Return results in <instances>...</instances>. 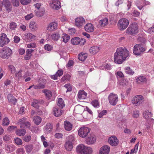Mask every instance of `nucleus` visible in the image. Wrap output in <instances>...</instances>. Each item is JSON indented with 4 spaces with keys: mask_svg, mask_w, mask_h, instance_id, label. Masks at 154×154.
I'll return each mask as SVG.
<instances>
[{
    "mask_svg": "<svg viewBox=\"0 0 154 154\" xmlns=\"http://www.w3.org/2000/svg\"><path fill=\"white\" fill-rule=\"evenodd\" d=\"M14 140L16 144L17 145H20L22 144V140L19 138L17 137L15 138Z\"/></svg>",
    "mask_w": 154,
    "mask_h": 154,
    "instance_id": "obj_49",
    "label": "nucleus"
},
{
    "mask_svg": "<svg viewBox=\"0 0 154 154\" xmlns=\"http://www.w3.org/2000/svg\"><path fill=\"white\" fill-rule=\"evenodd\" d=\"M87 94L84 91H79L78 95V97L79 100L84 99L86 98Z\"/></svg>",
    "mask_w": 154,
    "mask_h": 154,
    "instance_id": "obj_21",
    "label": "nucleus"
},
{
    "mask_svg": "<svg viewBox=\"0 0 154 154\" xmlns=\"http://www.w3.org/2000/svg\"><path fill=\"white\" fill-rule=\"evenodd\" d=\"M21 3L24 5L29 4L31 2V0H20Z\"/></svg>",
    "mask_w": 154,
    "mask_h": 154,
    "instance_id": "obj_51",
    "label": "nucleus"
},
{
    "mask_svg": "<svg viewBox=\"0 0 154 154\" xmlns=\"http://www.w3.org/2000/svg\"><path fill=\"white\" fill-rule=\"evenodd\" d=\"M137 25L136 23H132L130 24L126 30V33L130 35L136 34L138 32Z\"/></svg>",
    "mask_w": 154,
    "mask_h": 154,
    "instance_id": "obj_4",
    "label": "nucleus"
},
{
    "mask_svg": "<svg viewBox=\"0 0 154 154\" xmlns=\"http://www.w3.org/2000/svg\"><path fill=\"white\" fill-rule=\"evenodd\" d=\"M137 82L138 83H140L141 82H144L146 81V79L145 76H140L138 77L136 79Z\"/></svg>",
    "mask_w": 154,
    "mask_h": 154,
    "instance_id": "obj_37",
    "label": "nucleus"
},
{
    "mask_svg": "<svg viewBox=\"0 0 154 154\" xmlns=\"http://www.w3.org/2000/svg\"><path fill=\"white\" fill-rule=\"evenodd\" d=\"M64 146L67 150L70 151L72 150L73 146L71 142L66 141L64 144Z\"/></svg>",
    "mask_w": 154,
    "mask_h": 154,
    "instance_id": "obj_24",
    "label": "nucleus"
},
{
    "mask_svg": "<svg viewBox=\"0 0 154 154\" xmlns=\"http://www.w3.org/2000/svg\"><path fill=\"white\" fill-rule=\"evenodd\" d=\"M52 126L50 123H47L44 128L45 133L47 134L50 133L52 131Z\"/></svg>",
    "mask_w": 154,
    "mask_h": 154,
    "instance_id": "obj_20",
    "label": "nucleus"
},
{
    "mask_svg": "<svg viewBox=\"0 0 154 154\" xmlns=\"http://www.w3.org/2000/svg\"><path fill=\"white\" fill-rule=\"evenodd\" d=\"M18 154H23L25 153L24 149L23 148H18L17 150Z\"/></svg>",
    "mask_w": 154,
    "mask_h": 154,
    "instance_id": "obj_59",
    "label": "nucleus"
},
{
    "mask_svg": "<svg viewBox=\"0 0 154 154\" xmlns=\"http://www.w3.org/2000/svg\"><path fill=\"white\" fill-rule=\"evenodd\" d=\"M33 120L34 123L37 125H39L42 121V118L38 116H35L33 117Z\"/></svg>",
    "mask_w": 154,
    "mask_h": 154,
    "instance_id": "obj_27",
    "label": "nucleus"
},
{
    "mask_svg": "<svg viewBox=\"0 0 154 154\" xmlns=\"http://www.w3.org/2000/svg\"><path fill=\"white\" fill-rule=\"evenodd\" d=\"M90 131L91 129L87 127H82L79 129L78 134L79 136L84 138L90 134Z\"/></svg>",
    "mask_w": 154,
    "mask_h": 154,
    "instance_id": "obj_3",
    "label": "nucleus"
},
{
    "mask_svg": "<svg viewBox=\"0 0 154 154\" xmlns=\"http://www.w3.org/2000/svg\"><path fill=\"white\" fill-rule=\"evenodd\" d=\"M108 98L109 103L112 105H116L118 101V96L116 94L111 93L109 96Z\"/></svg>",
    "mask_w": 154,
    "mask_h": 154,
    "instance_id": "obj_7",
    "label": "nucleus"
},
{
    "mask_svg": "<svg viewBox=\"0 0 154 154\" xmlns=\"http://www.w3.org/2000/svg\"><path fill=\"white\" fill-rule=\"evenodd\" d=\"M42 92L45 94L46 97L48 99H51L52 96V92L50 90L45 89L43 90Z\"/></svg>",
    "mask_w": 154,
    "mask_h": 154,
    "instance_id": "obj_29",
    "label": "nucleus"
},
{
    "mask_svg": "<svg viewBox=\"0 0 154 154\" xmlns=\"http://www.w3.org/2000/svg\"><path fill=\"white\" fill-rule=\"evenodd\" d=\"M143 97L140 95L135 96L133 98L132 102L133 104L137 106H139L143 101Z\"/></svg>",
    "mask_w": 154,
    "mask_h": 154,
    "instance_id": "obj_9",
    "label": "nucleus"
},
{
    "mask_svg": "<svg viewBox=\"0 0 154 154\" xmlns=\"http://www.w3.org/2000/svg\"><path fill=\"white\" fill-rule=\"evenodd\" d=\"M125 72L130 75H132L134 73V71L129 66H127L125 68Z\"/></svg>",
    "mask_w": 154,
    "mask_h": 154,
    "instance_id": "obj_34",
    "label": "nucleus"
},
{
    "mask_svg": "<svg viewBox=\"0 0 154 154\" xmlns=\"http://www.w3.org/2000/svg\"><path fill=\"white\" fill-rule=\"evenodd\" d=\"M36 15L38 17H42L43 16L45 13V11L43 8H40V9L35 10Z\"/></svg>",
    "mask_w": 154,
    "mask_h": 154,
    "instance_id": "obj_28",
    "label": "nucleus"
},
{
    "mask_svg": "<svg viewBox=\"0 0 154 154\" xmlns=\"http://www.w3.org/2000/svg\"><path fill=\"white\" fill-rule=\"evenodd\" d=\"M9 123V119L7 117H5L2 120V125L3 126H7Z\"/></svg>",
    "mask_w": 154,
    "mask_h": 154,
    "instance_id": "obj_45",
    "label": "nucleus"
},
{
    "mask_svg": "<svg viewBox=\"0 0 154 154\" xmlns=\"http://www.w3.org/2000/svg\"><path fill=\"white\" fill-rule=\"evenodd\" d=\"M110 150V148L109 146L105 145L100 148L99 154H108Z\"/></svg>",
    "mask_w": 154,
    "mask_h": 154,
    "instance_id": "obj_12",
    "label": "nucleus"
},
{
    "mask_svg": "<svg viewBox=\"0 0 154 154\" xmlns=\"http://www.w3.org/2000/svg\"><path fill=\"white\" fill-rule=\"evenodd\" d=\"M85 141L87 144L89 145L92 144L96 142V137L93 134L90 133L87 136Z\"/></svg>",
    "mask_w": 154,
    "mask_h": 154,
    "instance_id": "obj_10",
    "label": "nucleus"
},
{
    "mask_svg": "<svg viewBox=\"0 0 154 154\" xmlns=\"http://www.w3.org/2000/svg\"><path fill=\"white\" fill-rule=\"evenodd\" d=\"M138 40L139 42H141V44L143 43V45H144V44L145 43L146 41V40L144 38L140 37L138 38Z\"/></svg>",
    "mask_w": 154,
    "mask_h": 154,
    "instance_id": "obj_64",
    "label": "nucleus"
},
{
    "mask_svg": "<svg viewBox=\"0 0 154 154\" xmlns=\"http://www.w3.org/2000/svg\"><path fill=\"white\" fill-rule=\"evenodd\" d=\"M86 147L87 146L84 145L80 144L77 146L76 151L80 153V154H84L85 150L86 149Z\"/></svg>",
    "mask_w": 154,
    "mask_h": 154,
    "instance_id": "obj_15",
    "label": "nucleus"
},
{
    "mask_svg": "<svg viewBox=\"0 0 154 154\" xmlns=\"http://www.w3.org/2000/svg\"><path fill=\"white\" fill-rule=\"evenodd\" d=\"M99 50V48L98 46H93L90 48L89 51L91 54H94L98 53Z\"/></svg>",
    "mask_w": 154,
    "mask_h": 154,
    "instance_id": "obj_22",
    "label": "nucleus"
},
{
    "mask_svg": "<svg viewBox=\"0 0 154 154\" xmlns=\"http://www.w3.org/2000/svg\"><path fill=\"white\" fill-rule=\"evenodd\" d=\"M70 79V76L69 74H66L63 76L61 79L63 81L69 80Z\"/></svg>",
    "mask_w": 154,
    "mask_h": 154,
    "instance_id": "obj_56",
    "label": "nucleus"
},
{
    "mask_svg": "<svg viewBox=\"0 0 154 154\" xmlns=\"http://www.w3.org/2000/svg\"><path fill=\"white\" fill-rule=\"evenodd\" d=\"M27 119L25 117H23L19 119L18 122V124L20 125V128H29L30 126V123L26 121Z\"/></svg>",
    "mask_w": 154,
    "mask_h": 154,
    "instance_id": "obj_6",
    "label": "nucleus"
},
{
    "mask_svg": "<svg viewBox=\"0 0 154 154\" xmlns=\"http://www.w3.org/2000/svg\"><path fill=\"white\" fill-rule=\"evenodd\" d=\"M64 124V128L66 130L69 131L72 129V125L69 122L66 121H65Z\"/></svg>",
    "mask_w": 154,
    "mask_h": 154,
    "instance_id": "obj_23",
    "label": "nucleus"
},
{
    "mask_svg": "<svg viewBox=\"0 0 154 154\" xmlns=\"http://www.w3.org/2000/svg\"><path fill=\"white\" fill-rule=\"evenodd\" d=\"M99 23L101 26H105L108 23V19L106 17L104 18L100 21Z\"/></svg>",
    "mask_w": 154,
    "mask_h": 154,
    "instance_id": "obj_32",
    "label": "nucleus"
},
{
    "mask_svg": "<svg viewBox=\"0 0 154 154\" xmlns=\"http://www.w3.org/2000/svg\"><path fill=\"white\" fill-rule=\"evenodd\" d=\"M85 30L88 32H93L94 29V27L91 23H88L85 26Z\"/></svg>",
    "mask_w": 154,
    "mask_h": 154,
    "instance_id": "obj_17",
    "label": "nucleus"
},
{
    "mask_svg": "<svg viewBox=\"0 0 154 154\" xmlns=\"http://www.w3.org/2000/svg\"><path fill=\"white\" fill-rule=\"evenodd\" d=\"M9 55V54L6 53L5 52L2 51L0 52V57L2 58L5 59L8 58L7 57Z\"/></svg>",
    "mask_w": 154,
    "mask_h": 154,
    "instance_id": "obj_43",
    "label": "nucleus"
},
{
    "mask_svg": "<svg viewBox=\"0 0 154 154\" xmlns=\"http://www.w3.org/2000/svg\"><path fill=\"white\" fill-rule=\"evenodd\" d=\"M29 28L32 30L35 31L37 28V25L34 21L31 22L29 23Z\"/></svg>",
    "mask_w": 154,
    "mask_h": 154,
    "instance_id": "obj_31",
    "label": "nucleus"
},
{
    "mask_svg": "<svg viewBox=\"0 0 154 154\" xmlns=\"http://www.w3.org/2000/svg\"><path fill=\"white\" fill-rule=\"evenodd\" d=\"M67 142H70L71 143L74 140V137L72 135H70L66 138Z\"/></svg>",
    "mask_w": 154,
    "mask_h": 154,
    "instance_id": "obj_55",
    "label": "nucleus"
},
{
    "mask_svg": "<svg viewBox=\"0 0 154 154\" xmlns=\"http://www.w3.org/2000/svg\"><path fill=\"white\" fill-rule=\"evenodd\" d=\"M88 54L81 53L78 55V58L80 60L84 61L87 57Z\"/></svg>",
    "mask_w": 154,
    "mask_h": 154,
    "instance_id": "obj_25",
    "label": "nucleus"
},
{
    "mask_svg": "<svg viewBox=\"0 0 154 154\" xmlns=\"http://www.w3.org/2000/svg\"><path fill=\"white\" fill-rule=\"evenodd\" d=\"M57 105L60 108L62 109L65 106L64 101L62 98H59L57 101Z\"/></svg>",
    "mask_w": 154,
    "mask_h": 154,
    "instance_id": "obj_35",
    "label": "nucleus"
},
{
    "mask_svg": "<svg viewBox=\"0 0 154 154\" xmlns=\"http://www.w3.org/2000/svg\"><path fill=\"white\" fill-rule=\"evenodd\" d=\"M109 143L112 146H117L119 143V140L115 136H112L109 138L108 139Z\"/></svg>",
    "mask_w": 154,
    "mask_h": 154,
    "instance_id": "obj_11",
    "label": "nucleus"
},
{
    "mask_svg": "<svg viewBox=\"0 0 154 154\" xmlns=\"http://www.w3.org/2000/svg\"><path fill=\"white\" fill-rule=\"evenodd\" d=\"M33 16V14L32 13H31L30 14H27L25 17V18L26 20H29L32 18Z\"/></svg>",
    "mask_w": 154,
    "mask_h": 154,
    "instance_id": "obj_63",
    "label": "nucleus"
},
{
    "mask_svg": "<svg viewBox=\"0 0 154 154\" xmlns=\"http://www.w3.org/2000/svg\"><path fill=\"white\" fill-rule=\"evenodd\" d=\"M51 37L52 39L55 41H57L60 37V34L57 33L52 34Z\"/></svg>",
    "mask_w": 154,
    "mask_h": 154,
    "instance_id": "obj_40",
    "label": "nucleus"
},
{
    "mask_svg": "<svg viewBox=\"0 0 154 154\" xmlns=\"http://www.w3.org/2000/svg\"><path fill=\"white\" fill-rule=\"evenodd\" d=\"M70 38V36L69 35L66 34H63V36L62 37V39H63V41L65 43L67 42Z\"/></svg>",
    "mask_w": 154,
    "mask_h": 154,
    "instance_id": "obj_39",
    "label": "nucleus"
},
{
    "mask_svg": "<svg viewBox=\"0 0 154 154\" xmlns=\"http://www.w3.org/2000/svg\"><path fill=\"white\" fill-rule=\"evenodd\" d=\"M44 48L45 50L48 51H50L53 49L52 46L49 44L45 45L44 46Z\"/></svg>",
    "mask_w": 154,
    "mask_h": 154,
    "instance_id": "obj_50",
    "label": "nucleus"
},
{
    "mask_svg": "<svg viewBox=\"0 0 154 154\" xmlns=\"http://www.w3.org/2000/svg\"><path fill=\"white\" fill-rule=\"evenodd\" d=\"M81 39L78 37H76L72 39L71 41V43L73 45H77L80 43Z\"/></svg>",
    "mask_w": 154,
    "mask_h": 154,
    "instance_id": "obj_26",
    "label": "nucleus"
},
{
    "mask_svg": "<svg viewBox=\"0 0 154 154\" xmlns=\"http://www.w3.org/2000/svg\"><path fill=\"white\" fill-rule=\"evenodd\" d=\"M143 116L145 119H148L151 117V113L148 110H146L143 112Z\"/></svg>",
    "mask_w": 154,
    "mask_h": 154,
    "instance_id": "obj_38",
    "label": "nucleus"
},
{
    "mask_svg": "<svg viewBox=\"0 0 154 154\" xmlns=\"http://www.w3.org/2000/svg\"><path fill=\"white\" fill-rule=\"evenodd\" d=\"M139 112L138 110L134 111L133 112L132 116L135 118H137L139 117Z\"/></svg>",
    "mask_w": 154,
    "mask_h": 154,
    "instance_id": "obj_52",
    "label": "nucleus"
},
{
    "mask_svg": "<svg viewBox=\"0 0 154 154\" xmlns=\"http://www.w3.org/2000/svg\"><path fill=\"white\" fill-rule=\"evenodd\" d=\"M11 3L14 6L16 7L19 6L20 4L19 0H12Z\"/></svg>",
    "mask_w": 154,
    "mask_h": 154,
    "instance_id": "obj_54",
    "label": "nucleus"
},
{
    "mask_svg": "<svg viewBox=\"0 0 154 154\" xmlns=\"http://www.w3.org/2000/svg\"><path fill=\"white\" fill-rule=\"evenodd\" d=\"M45 82L44 81L43 82H40L38 84L33 86L34 89L44 88H45Z\"/></svg>",
    "mask_w": 154,
    "mask_h": 154,
    "instance_id": "obj_30",
    "label": "nucleus"
},
{
    "mask_svg": "<svg viewBox=\"0 0 154 154\" xmlns=\"http://www.w3.org/2000/svg\"><path fill=\"white\" fill-rule=\"evenodd\" d=\"M129 24V21L127 19L125 18L120 20L118 23V26L120 30H122L126 28Z\"/></svg>",
    "mask_w": 154,
    "mask_h": 154,
    "instance_id": "obj_5",
    "label": "nucleus"
},
{
    "mask_svg": "<svg viewBox=\"0 0 154 154\" xmlns=\"http://www.w3.org/2000/svg\"><path fill=\"white\" fill-rule=\"evenodd\" d=\"M85 110L84 106L79 105L75 106L74 111L77 114H81Z\"/></svg>",
    "mask_w": 154,
    "mask_h": 154,
    "instance_id": "obj_19",
    "label": "nucleus"
},
{
    "mask_svg": "<svg viewBox=\"0 0 154 154\" xmlns=\"http://www.w3.org/2000/svg\"><path fill=\"white\" fill-rule=\"evenodd\" d=\"M64 87L67 89L66 92L71 91H72V87L70 84H67L65 85Z\"/></svg>",
    "mask_w": 154,
    "mask_h": 154,
    "instance_id": "obj_47",
    "label": "nucleus"
},
{
    "mask_svg": "<svg viewBox=\"0 0 154 154\" xmlns=\"http://www.w3.org/2000/svg\"><path fill=\"white\" fill-rule=\"evenodd\" d=\"M107 113V111L106 110H103L99 113L98 117L100 118L102 117L103 115H105Z\"/></svg>",
    "mask_w": 154,
    "mask_h": 154,
    "instance_id": "obj_62",
    "label": "nucleus"
},
{
    "mask_svg": "<svg viewBox=\"0 0 154 154\" xmlns=\"http://www.w3.org/2000/svg\"><path fill=\"white\" fill-rule=\"evenodd\" d=\"M85 22L82 17H77L75 19V24L78 27L82 26Z\"/></svg>",
    "mask_w": 154,
    "mask_h": 154,
    "instance_id": "obj_13",
    "label": "nucleus"
},
{
    "mask_svg": "<svg viewBox=\"0 0 154 154\" xmlns=\"http://www.w3.org/2000/svg\"><path fill=\"white\" fill-rule=\"evenodd\" d=\"M17 100L13 96H10V103L14 105L17 102Z\"/></svg>",
    "mask_w": 154,
    "mask_h": 154,
    "instance_id": "obj_53",
    "label": "nucleus"
},
{
    "mask_svg": "<svg viewBox=\"0 0 154 154\" xmlns=\"http://www.w3.org/2000/svg\"><path fill=\"white\" fill-rule=\"evenodd\" d=\"M26 36L27 38L30 39H34L35 37V36L34 35L30 33H28L27 35H26Z\"/></svg>",
    "mask_w": 154,
    "mask_h": 154,
    "instance_id": "obj_60",
    "label": "nucleus"
},
{
    "mask_svg": "<svg viewBox=\"0 0 154 154\" xmlns=\"http://www.w3.org/2000/svg\"><path fill=\"white\" fill-rule=\"evenodd\" d=\"M25 147L26 152L28 153L31 152L33 149V146L32 144L26 145Z\"/></svg>",
    "mask_w": 154,
    "mask_h": 154,
    "instance_id": "obj_41",
    "label": "nucleus"
},
{
    "mask_svg": "<svg viewBox=\"0 0 154 154\" xmlns=\"http://www.w3.org/2000/svg\"><path fill=\"white\" fill-rule=\"evenodd\" d=\"M36 47V45L35 43H30L27 45V47L28 48H35Z\"/></svg>",
    "mask_w": 154,
    "mask_h": 154,
    "instance_id": "obj_61",
    "label": "nucleus"
},
{
    "mask_svg": "<svg viewBox=\"0 0 154 154\" xmlns=\"http://www.w3.org/2000/svg\"><path fill=\"white\" fill-rule=\"evenodd\" d=\"M91 104L94 107H98L99 106V104L98 101L96 100H94L91 102Z\"/></svg>",
    "mask_w": 154,
    "mask_h": 154,
    "instance_id": "obj_46",
    "label": "nucleus"
},
{
    "mask_svg": "<svg viewBox=\"0 0 154 154\" xmlns=\"http://www.w3.org/2000/svg\"><path fill=\"white\" fill-rule=\"evenodd\" d=\"M129 51L125 47L118 48L114 55V61L115 63L120 64L129 57Z\"/></svg>",
    "mask_w": 154,
    "mask_h": 154,
    "instance_id": "obj_1",
    "label": "nucleus"
},
{
    "mask_svg": "<svg viewBox=\"0 0 154 154\" xmlns=\"http://www.w3.org/2000/svg\"><path fill=\"white\" fill-rule=\"evenodd\" d=\"M32 106L36 108H38L39 107L38 101L36 100H34L32 103Z\"/></svg>",
    "mask_w": 154,
    "mask_h": 154,
    "instance_id": "obj_48",
    "label": "nucleus"
},
{
    "mask_svg": "<svg viewBox=\"0 0 154 154\" xmlns=\"http://www.w3.org/2000/svg\"><path fill=\"white\" fill-rule=\"evenodd\" d=\"M146 47L143 44L135 45L133 47V52L136 55H139L146 50Z\"/></svg>",
    "mask_w": 154,
    "mask_h": 154,
    "instance_id": "obj_2",
    "label": "nucleus"
},
{
    "mask_svg": "<svg viewBox=\"0 0 154 154\" xmlns=\"http://www.w3.org/2000/svg\"><path fill=\"white\" fill-rule=\"evenodd\" d=\"M86 149L84 154H92L93 150L91 147L87 146Z\"/></svg>",
    "mask_w": 154,
    "mask_h": 154,
    "instance_id": "obj_44",
    "label": "nucleus"
},
{
    "mask_svg": "<svg viewBox=\"0 0 154 154\" xmlns=\"http://www.w3.org/2000/svg\"><path fill=\"white\" fill-rule=\"evenodd\" d=\"M31 139V137L30 135L25 136L23 138V140L26 142L29 141Z\"/></svg>",
    "mask_w": 154,
    "mask_h": 154,
    "instance_id": "obj_58",
    "label": "nucleus"
},
{
    "mask_svg": "<svg viewBox=\"0 0 154 154\" xmlns=\"http://www.w3.org/2000/svg\"><path fill=\"white\" fill-rule=\"evenodd\" d=\"M60 3L58 0H52L51 5L54 9L57 10L61 8Z\"/></svg>",
    "mask_w": 154,
    "mask_h": 154,
    "instance_id": "obj_14",
    "label": "nucleus"
},
{
    "mask_svg": "<svg viewBox=\"0 0 154 154\" xmlns=\"http://www.w3.org/2000/svg\"><path fill=\"white\" fill-rule=\"evenodd\" d=\"M16 78L19 81L22 80L23 79L22 76L21 71H19L18 72L15 74Z\"/></svg>",
    "mask_w": 154,
    "mask_h": 154,
    "instance_id": "obj_42",
    "label": "nucleus"
},
{
    "mask_svg": "<svg viewBox=\"0 0 154 154\" xmlns=\"http://www.w3.org/2000/svg\"><path fill=\"white\" fill-rule=\"evenodd\" d=\"M62 109L57 107H54L53 108V111L54 115L56 117H58L61 116L62 114L63 111L61 110Z\"/></svg>",
    "mask_w": 154,
    "mask_h": 154,
    "instance_id": "obj_16",
    "label": "nucleus"
},
{
    "mask_svg": "<svg viewBox=\"0 0 154 154\" xmlns=\"http://www.w3.org/2000/svg\"><path fill=\"white\" fill-rule=\"evenodd\" d=\"M57 24L55 22L50 23L48 25L47 29L49 31H53L57 28Z\"/></svg>",
    "mask_w": 154,
    "mask_h": 154,
    "instance_id": "obj_18",
    "label": "nucleus"
},
{
    "mask_svg": "<svg viewBox=\"0 0 154 154\" xmlns=\"http://www.w3.org/2000/svg\"><path fill=\"white\" fill-rule=\"evenodd\" d=\"M9 41L5 34L2 33L0 36V47H3L5 45H6L8 43Z\"/></svg>",
    "mask_w": 154,
    "mask_h": 154,
    "instance_id": "obj_8",
    "label": "nucleus"
},
{
    "mask_svg": "<svg viewBox=\"0 0 154 154\" xmlns=\"http://www.w3.org/2000/svg\"><path fill=\"white\" fill-rule=\"evenodd\" d=\"M26 133V130L24 129H19L16 131V134L20 136H24Z\"/></svg>",
    "mask_w": 154,
    "mask_h": 154,
    "instance_id": "obj_33",
    "label": "nucleus"
},
{
    "mask_svg": "<svg viewBox=\"0 0 154 154\" xmlns=\"http://www.w3.org/2000/svg\"><path fill=\"white\" fill-rule=\"evenodd\" d=\"M17 25L15 23L12 22L10 23V29L14 30L17 27Z\"/></svg>",
    "mask_w": 154,
    "mask_h": 154,
    "instance_id": "obj_57",
    "label": "nucleus"
},
{
    "mask_svg": "<svg viewBox=\"0 0 154 154\" xmlns=\"http://www.w3.org/2000/svg\"><path fill=\"white\" fill-rule=\"evenodd\" d=\"M3 5L6 8V10L9 12L10 2L9 0H4L2 2Z\"/></svg>",
    "mask_w": 154,
    "mask_h": 154,
    "instance_id": "obj_36",
    "label": "nucleus"
}]
</instances>
